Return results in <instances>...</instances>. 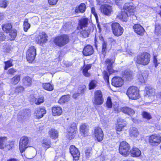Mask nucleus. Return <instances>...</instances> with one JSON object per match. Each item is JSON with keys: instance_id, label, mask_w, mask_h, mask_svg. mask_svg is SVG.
<instances>
[{"instance_id": "obj_42", "label": "nucleus", "mask_w": 161, "mask_h": 161, "mask_svg": "<svg viewBox=\"0 0 161 161\" xmlns=\"http://www.w3.org/2000/svg\"><path fill=\"white\" fill-rule=\"evenodd\" d=\"M13 60L10 59L7 61L5 62V66L4 69L7 70L8 68L12 66L13 65L12 64Z\"/></svg>"}, {"instance_id": "obj_7", "label": "nucleus", "mask_w": 161, "mask_h": 161, "mask_svg": "<svg viewBox=\"0 0 161 161\" xmlns=\"http://www.w3.org/2000/svg\"><path fill=\"white\" fill-rule=\"evenodd\" d=\"M130 146L129 144L125 141H123L120 142L119 151L120 154L126 156L129 154L130 153Z\"/></svg>"}, {"instance_id": "obj_13", "label": "nucleus", "mask_w": 161, "mask_h": 161, "mask_svg": "<svg viewBox=\"0 0 161 161\" xmlns=\"http://www.w3.org/2000/svg\"><path fill=\"white\" fill-rule=\"evenodd\" d=\"M100 10L105 15L109 16L113 12V8L111 6L105 4L101 6Z\"/></svg>"}, {"instance_id": "obj_34", "label": "nucleus", "mask_w": 161, "mask_h": 161, "mask_svg": "<svg viewBox=\"0 0 161 161\" xmlns=\"http://www.w3.org/2000/svg\"><path fill=\"white\" fill-rule=\"evenodd\" d=\"M86 9V5L84 3H81L80 5L76 7L75 9L76 13H83L85 11Z\"/></svg>"}, {"instance_id": "obj_28", "label": "nucleus", "mask_w": 161, "mask_h": 161, "mask_svg": "<svg viewBox=\"0 0 161 161\" xmlns=\"http://www.w3.org/2000/svg\"><path fill=\"white\" fill-rule=\"evenodd\" d=\"M23 85L26 86L28 87L32 85L31 78L29 76H25L22 79Z\"/></svg>"}, {"instance_id": "obj_61", "label": "nucleus", "mask_w": 161, "mask_h": 161, "mask_svg": "<svg viewBox=\"0 0 161 161\" xmlns=\"http://www.w3.org/2000/svg\"><path fill=\"white\" fill-rule=\"evenodd\" d=\"M138 79L142 83L144 81L145 79L141 75V74H140L138 77Z\"/></svg>"}, {"instance_id": "obj_33", "label": "nucleus", "mask_w": 161, "mask_h": 161, "mask_svg": "<svg viewBox=\"0 0 161 161\" xmlns=\"http://www.w3.org/2000/svg\"><path fill=\"white\" fill-rule=\"evenodd\" d=\"M92 67V64L86 65L83 70V75L86 77H89L90 75V74L88 72V70L90 69Z\"/></svg>"}, {"instance_id": "obj_40", "label": "nucleus", "mask_w": 161, "mask_h": 161, "mask_svg": "<svg viewBox=\"0 0 161 161\" xmlns=\"http://www.w3.org/2000/svg\"><path fill=\"white\" fill-rule=\"evenodd\" d=\"M23 26L25 31H27L28 29L30 28L31 25L28 23L27 19H26L25 20L24 22Z\"/></svg>"}, {"instance_id": "obj_17", "label": "nucleus", "mask_w": 161, "mask_h": 161, "mask_svg": "<svg viewBox=\"0 0 161 161\" xmlns=\"http://www.w3.org/2000/svg\"><path fill=\"white\" fill-rule=\"evenodd\" d=\"M123 80L119 77H114L112 79V84L116 87H120L123 84Z\"/></svg>"}, {"instance_id": "obj_41", "label": "nucleus", "mask_w": 161, "mask_h": 161, "mask_svg": "<svg viewBox=\"0 0 161 161\" xmlns=\"http://www.w3.org/2000/svg\"><path fill=\"white\" fill-rule=\"evenodd\" d=\"M88 128L87 125L86 124H82L80 126V131L83 134L87 132L88 131Z\"/></svg>"}, {"instance_id": "obj_35", "label": "nucleus", "mask_w": 161, "mask_h": 161, "mask_svg": "<svg viewBox=\"0 0 161 161\" xmlns=\"http://www.w3.org/2000/svg\"><path fill=\"white\" fill-rule=\"evenodd\" d=\"M76 129L75 124H72L70 127L68 129V132L69 134V135H71L73 136L75 134V132Z\"/></svg>"}, {"instance_id": "obj_57", "label": "nucleus", "mask_w": 161, "mask_h": 161, "mask_svg": "<svg viewBox=\"0 0 161 161\" xmlns=\"http://www.w3.org/2000/svg\"><path fill=\"white\" fill-rule=\"evenodd\" d=\"M58 0H48L49 3L51 5H54L56 4Z\"/></svg>"}, {"instance_id": "obj_47", "label": "nucleus", "mask_w": 161, "mask_h": 161, "mask_svg": "<svg viewBox=\"0 0 161 161\" xmlns=\"http://www.w3.org/2000/svg\"><path fill=\"white\" fill-rule=\"evenodd\" d=\"M107 46V44L106 42H103L102 43V54H103L104 56H105V54L106 52Z\"/></svg>"}, {"instance_id": "obj_2", "label": "nucleus", "mask_w": 161, "mask_h": 161, "mask_svg": "<svg viewBox=\"0 0 161 161\" xmlns=\"http://www.w3.org/2000/svg\"><path fill=\"white\" fill-rule=\"evenodd\" d=\"M150 55L147 52H144L138 55L136 58V63L143 65H147L150 61Z\"/></svg>"}, {"instance_id": "obj_62", "label": "nucleus", "mask_w": 161, "mask_h": 161, "mask_svg": "<svg viewBox=\"0 0 161 161\" xmlns=\"http://www.w3.org/2000/svg\"><path fill=\"white\" fill-rule=\"evenodd\" d=\"M16 72V70L13 69H9L8 72V74H13Z\"/></svg>"}, {"instance_id": "obj_18", "label": "nucleus", "mask_w": 161, "mask_h": 161, "mask_svg": "<svg viewBox=\"0 0 161 161\" xmlns=\"http://www.w3.org/2000/svg\"><path fill=\"white\" fill-rule=\"evenodd\" d=\"M46 112L45 108H38L35 110L34 115L37 118L40 119L43 117L44 114L46 113Z\"/></svg>"}, {"instance_id": "obj_46", "label": "nucleus", "mask_w": 161, "mask_h": 161, "mask_svg": "<svg viewBox=\"0 0 161 161\" xmlns=\"http://www.w3.org/2000/svg\"><path fill=\"white\" fill-rule=\"evenodd\" d=\"M8 2L5 0H0V7L4 8H6L7 6Z\"/></svg>"}, {"instance_id": "obj_1", "label": "nucleus", "mask_w": 161, "mask_h": 161, "mask_svg": "<svg viewBox=\"0 0 161 161\" xmlns=\"http://www.w3.org/2000/svg\"><path fill=\"white\" fill-rule=\"evenodd\" d=\"M124 11H122L117 17L120 20L126 22L128 20V17L130 15H133L135 11V7L132 3H127L124 5Z\"/></svg>"}, {"instance_id": "obj_3", "label": "nucleus", "mask_w": 161, "mask_h": 161, "mask_svg": "<svg viewBox=\"0 0 161 161\" xmlns=\"http://www.w3.org/2000/svg\"><path fill=\"white\" fill-rule=\"evenodd\" d=\"M114 60L113 59H107L105 61L106 65L109 73L106 71H104L103 73V76L105 80L108 83H109V76L110 74L114 73V70L112 69V65Z\"/></svg>"}, {"instance_id": "obj_22", "label": "nucleus", "mask_w": 161, "mask_h": 161, "mask_svg": "<svg viewBox=\"0 0 161 161\" xmlns=\"http://www.w3.org/2000/svg\"><path fill=\"white\" fill-rule=\"evenodd\" d=\"M146 94L151 97L152 100H153L155 97V90L150 86L147 87L146 89Z\"/></svg>"}, {"instance_id": "obj_38", "label": "nucleus", "mask_w": 161, "mask_h": 161, "mask_svg": "<svg viewBox=\"0 0 161 161\" xmlns=\"http://www.w3.org/2000/svg\"><path fill=\"white\" fill-rule=\"evenodd\" d=\"M49 134L50 137L53 139L56 138L58 136V132L55 129H51L49 131Z\"/></svg>"}, {"instance_id": "obj_21", "label": "nucleus", "mask_w": 161, "mask_h": 161, "mask_svg": "<svg viewBox=\"0 0 161 161\" xmlns=\"http://www.w3.org/2000/svg\"><path fill=\"white\" fill-rule=\"evenodd\" d=\"M119 110L120 111L129 115H133L135 114L134 110L128 107H125L121 108Z\"/></svg>"}, {"instance_id": "obj_58", "label": "nucleus", "mask_w": 161, "mask_h": 161, "mask_svg": "<svg viewBox=\"0 0 161 161\" xmlns=\"http://www.w3.org/2000/svg\"><path fill=\"white\" fill-rule=\"evenodd\" d=\"M91 12L94 15L95 18L97 19L98 18L96 12L95 8L92 7L91 8Z\"/></svg>"}, {"instance_id": "obj_19", "label": "nucleus", "mask_w": 161, "mask_h": 161, "mask_svg": "<svg viewBox=\"0 0 161 161\" xmlns=\"http://www.w3.org/2000/svg\"><path fill=\"white\" fill-rule=\"evenodd\" d=\"M135 32L137 34L142 36L143 35L145 30L143 28L140 24H136L133 27Z\"/></svg>"}, {"instance_id": "obj_45", "label": "nucleus", "mask_w": 161, "mask_h": 161, "mask_svg": "<svg viewBox=\"0 0 161 161\" xmlns=\"http://www.w3.org/2000/svg\"><path fill=\"white\" fill-rule=\"evenodd\" d=\"M161 33V26L158 24H156L155 25V34L158 35Z\"/></svg>"}, {"instance_id": "obj_59", "label": "nucleus", "mask_w": 161, "mask_h": 161, "mask_svg": "<svg viewBox=\"0 0 161 161\" xmlns=\"http://www.w3.org/2000/svg\"><path fill=\"white\" fill-rule=\"evenodd\" d=\"M157 56L156 55H153V62L155 65V67H156L158 66V64H157V61L158 60H157L156 58Z\"/></svg>"}, {"instance_id": "obj_11", "label": "nucleus", "mask_w": 161, "mask_h": 161, "mask_svg": "<svg viewBox=\"0 0 161 161\" xmlns=\"http://www.w3.org/2000/svg\"><path fill=\"white\" fill-rule=\"evenodd\" d=\"M36 55V50L34 46L29 47L26 53V58L29 63H31L35 59Z\"/></svg>"}, {"instance_id": "obj_6", "label": "nucleus", "mask_w": 161, "mask_h": 161, "mask_svg": "<svg viewBox=\"0 0 161 161\" xmlns=\"http://www.w3.org/2000/svg\"><path fill=\"white\" fill-rule=\"evenodd\" d=\"M126 94L129 98L132 99L136 100L140 97L138 89L134 86L130 87L128 89Z\"/></svg>"}, {"instance_id": "obj_30", "label": "nucleus", "mask_w": 161, "mask_h": 161, "mask_svg": "<svg viewBox=\"0 0 161 161\" xmlns=\"http://www.w3.org/2000/svg\"><path fill=\"white\" fill-rule=\"evenodd\" d=\"M42 147L47 149L51 147V141L49 139L46 138L43 139L42 142Z\"/></svg>"}, {"instance_id": "obj_24", "label": "nucleus", "mask_w": 161, "mask_h": 161, "mask_svg": "<svg viewBox=\"0 0 161 161\" xmlns=\"http://www.w3.org/2000/svg\"><path fill=\"white\" fill-rule=\"evenodd\" d=\"M130 155L133 157H138L140 156L141 154V151L138 148L133 147L131 150H130Z\"/></svg>"}, {"instance_id": "obj_20", "label": "nucleus", "mask_w": 161, "mask_h": 161, "mask_svg": "<svg viewBox=\"0 0 161 161\" xmlns=\"http://www.w3.org/2000/svg\"><path fill=\"white\" fill-rule=\"evenodd\" d=\"M94 52V50L92 46L87 45L85 47L83 51V54L86 56L92 55Z\"/></svg>"}, {"instance_id": "obj_26", "label": "nucleus", "mask_w": 161, "mask_h": 161, "mask_svg": "<svg viewBox=\"0 0 161 161\" xmlns=\"http://www.w3.org/2000/svg\"><path fill=\"white\" fill-rule=\"evenodd\" d=\"M129 134L133 138L136 137L139 135V132L137 129L135 127L130 128L129 130Z\"/></svg>"}, {"instance_id": "obj_31", "label": "nucleus", "mask_w": 161, "mask_h": 161, "mask_svg": "<svg viewBox=\"0 0 161 161\" xmlns=\"http://www.w3.org/2000/svg\"><path fill=\"white\" fill-rule=\"evenodd\" d=\"M91 31V29L90 28H86V29L81 31L80 34L82 37L86 38L90 34Z\"/></svg>"}, {"instance_id": "obj_15", "label": "nucleus", "mask_w": 161, "mask_h": 161, "mask_svg": "<svg viewBox=\"0 0 161 161\" xmlns=\"http://www.w3.org/2000/svg\"><path fill=\"white\" fill-rule=\"evenodd\" d=\"M69 151L74 159L77 160L79 159L80 153L78 149L74 145H71L69 148Z\"/></svg>"}, {"instance_id": "obj_50", "label": "nucleus", "mask_w": 161, "mask_h": 161, "mask_svg": "<svg viewBox=\"0 0 161 161\" xmlns=\"http://www.w3.org/2000/svg\"><path fill=\"white\" fill-rule=\"evenodd\" d=\"M24 90V88L22 86H19L17 87L15 90V91L16 92H23Z\"/></svg>"}, {"instance_id": "obj_53", "label": "nucleus", "mask_w": 161, "mask_h": 161, "mask_svg": "<svg viewBox=\"0 0 161 161\" xmlns=\"http://www.w3.org/2000/svg\"><path fill=\"white\" fill-rule=\"evenodd\" d=\"M28 118L27 116L25 115H20V116L19 117V121H24L25 120Z\"/></svg>"}, {"instance_id": "obj_56", "label": "nucleus", "mask_w": 161, "mask_h": 161, "mask_svg": "<svg viewBox=\"0 0 161 161\" xmlns=\"http://www.w3.org/2000/svg\"><path fill=\"white\" fill-rule=\"evenodd\" d=\"M44 101L42 97H41L38 99H36V104L39 105L41 103H42Z\"/></svg>"}, {"instance_id": "obj_43", "label": "nucleus", "mask_w": 161, "mask_h": 161, "mask_svg": "<svg viewBox=\"0 0 161 161\" xmlns=\"http://www.w3.org/2000/svg\"><path fill=\"white\" fill-rule=\"evenodd\" d=\"M142 115L143 118L147 120H149L152 118V116L149 113L145 111L142 112Z\"/></svg>"}, {"instance_id": "obj_12", "label": "nucleus", "mask_w": 161, "mask_h": 161, "mask_svg": "<svg viewBox=\"0 0 161 161\" xmlns=\"http://www.w3.org/2000/svg\"><path fill=\"white\" fill-rule=\"evenodd\" d=\"M35 40L40 45H43L47 41V36L45 32L40 33L36 38Z\"/></svg>"}, {"instance_id": "obj_48", "label": "nucleus", "mask_w": 161, "mask_h": 161, "mask_svg": "<svg viewBox=\"0 0 161 161\" xmlns=\"http://www.w3.org/2000/svg\"><path fill=\"white\" fill-rule=\"evenodd\" d=\"M86 87L84 85L81 86L79 88L78 90V92L80 93V94H83L85 91L86 90Z\"/></svg>"}, {"instance_id": "obj_63", "label": "nucleus", "mask_w": 161, "mask_h": 161, "mask_svg": "<svg viewBox=\"0 0 161 161\" xmlns=\"http://www.w3.org/2000/svg\"><path fill=\"white\" fill-rule=\"evenodd\" d=\"M80 95V93H75L73 94V97L75 99L76 98L78 97Z\"/></svg>"}, {"instance_id": "obj_60", "label": "nucleus", "mask_w": 161, "mask_h": 161, "mask_svg": "<svg viewBox=\"0 0 161 161\" xmlns=\"http://www.w3.org/2000/svg\"><path fill=\"white\" fill-rule=\"evenodd\" d=\"M6 38V36L3 33L0 32V41H4Z\"/></svg>"}, {"instance_id": "obj_14", "label": "nucleus", "mask_w": 161, "mask_h": 161, "mask_svg": "<svg viewBox=\"0 0 161 161\" xmlns=\"http://www.w3.org/2000/svg\"><path fill=\"white\" fill-rule=\"evenodd\" d=\"M161 141V138L159 135L154 134L150 136L149 138V142L152 145H157Z\"/></svg>"}, {"instance_id": "obj_4", "label": "nucleus", "mask_w": 161, "mask_h": 161, "mask_svg": "<svg viewBox=\"0 0 161 161\" xmlns=\"http://www.w3.org/2000/svg\"><path fill=\"white\" fill-rule=\"evenodd\" d=\"M69 42L68 36L63 35L55 37L53 40L54 43L57 46L62 47L67 44Z\"/></svg>"}, {"instance_id": "obj_32", "label": "nucleus", "mask_w": 161, "mask_h": 161, "mask_svg": "<svg viewBox=\"0 0 161 161\" xmlns=\"http://www.w3.org/2000/svg\"><path fill=\"white\" fill-rule=\"evenodd\" d=\"M12 26L10 23H7L2 25L3 30L8 33L11 31Z\"/></svg>"}, {"instance_id": "obj_16", "label": "nucleus", "mask_w": 161, "mask_h": 161, "mask_svg": "<svg viewBox=\"0 0 161 161\" xmlns=\"http://www.w3.org/2000/svg\"><path fill=\"white\" fill-rule=\"evenodd\" d=\"M94 135L98 141H101L103 139L104 135L102 129L100 127H95L94 130Z\"/></svg>"}, {"instance_id": "obj_25", "label": "nucleus", "mask_w": 161, "mask_h": 161, "mask_svg": "<svg viewBox=\"0 0 161 161\" xmlns=\"http://www.w3.org/2000/svg\"><path fill=\"white\" fill-rule=\"evenodd\" d=\"M53 115L54 116H59L62 113V108L60 107H54L52 108Z\"/></svg>"}, {"instance_id": "obj_10", "label": "nucleus", "mask_w": 161, "mask_h": 161, "mask_svg": "<svg viewBox=\"0 0 161 161\" xmlns=\"http://www.w3.org/2000/svg\"><path fill=\"white\" fill-rule=\"evenodd\" d=\"M29 139L26 136L22 137L19 142V149L21 153L24 152L28 147Z\"/></svg>"}, {"instance_id": "obj_5", "label": "nucleus", "mask_w": 161, "mask_h": 161, "mask_svg": "<svg viewBox=\"0 0 161 161\" xmlns=\"http://www.w3.org/2000/svg\"><path fill=\"white\" fill-rule=\"evenodd\" d=\"M14 142L8 140L6 137H0V149L9 150L13 147Z\"/></svg>"}, {"instance_id": "obj_27", "label": "nucleus", "mask_w": 161, "mask_h": 161, "mask_svg": "<svg viewBox=\"0 0 161 161\" xmlns=\"http://www.w3.org/2000/svg\"><path fill=\"white\" fill-rule=\"evenodd\" d=\"M118 126H117L116 130L118 131H120L122 130V129L125 126V124L124 121L120 119L117 120Z\"/></svg>"}, {"instance_id": "obj_37", "label": "nucleus", "mask_w": 161, "mask_h": 161, "mask_svg": "<svg viewBox=\"0 0 161 161\" xmlns=\"http://www.w3.org/2000/svg\"><path fill=\"white\" fill-rule=\"evenodd\" d=\"M70 96L69 95H64L62 96L58 101V103L62 104L68 101L69 100Z\"/></svg>"}, {"instance_id": "obj_9", "label": "nucleus", "mask_w": 161, "mask_h": 161, "mask_svg": "<svg viewBox=\"0 0 161 161\" xmlns=\"http://www.w3.org/2000/svg\"><path fill=\"white\" fill-rule=\"evenodd\" d=\"M104 102L103 94L100 90H97L94 92V98L93 103L97 105L102 104Z\"/></svg>"}, {"instance_id": "obj_29", "label": "nucleus", "mask_w": 161, "mask_h": 161, "mask_svg": "<svg viewBox=\"0 0 161 161\" xmlns=\"http://www.w3.org/2000/svg\"><path fill=\"white\" fill-rule=\"evenodd\" d=\"M122 76L123 78L124 79L128 80H130L132 78V72L129 71H125L123 73Z\"/></svg>"}, {"instance_id": "obj_23", "label": "nucleus", "mask_w": 161, "mask_h": 161, "mask_svg": "<svg viewBox=\"0 0 161 161\" xmlns=\"http://www.w3.org/2000/svg\"><path fill=\"white\" fill-rule=\"evenodd\" d=\"M88 19L87 18H83L79 20V26L78 27V29H82L83 28H85L88 25Z\"/></svg>"}, {"instance_id": "obj_52", "label": "nucleus", "mask_w": 161, "mask_h": 161, "mask_svg": "<svg viewBox=\"0 0 161 161\" xmlns=\"http://www.w3.org/2000/svg\"><path fill=\"white\" fill-rule=\"evenodd\" d=\"M91 150L90 149L86 150L85 151V156L86 158H89L92 155Z\"/></svg>"}, {"instance_id": "obj_44", "label": "nucleus", "mask_w": 161, "mask_h": 161, "mask_svg": "<svg viewBox=\"0 0 161 161\" xmlns=\"http://www.w3.org/2000/svg\"><path fill=\"white\" fill-rule=\"evenodd\" d=\"M97 82L95 80H92L89 84V89L90 90L94 89L97 85Z\"/></svg>"}, {"instance_id": "obj_64", "label": "nucleus", "mask_w": 161, "mask_h": 161, "mask_svg": "<svg viewBox=\"0 0 161 161\" xmlns=\"http://www.w3.org/2000/svg\"><path fill=\"white\" fill-rule=\"evenodd\" d=\"M156 98H157V100H158V99H161V92H159L156 95Z\"/></svg>"}, {"instance_id": "obj_54", "label": "nucleus", "mask_w": 161, "mask_h": 161, "mask_svg": "<svg viewBox=\"0 0 161 161\" xmlns=\"http://www.w3.org/2000/svg\"><path fill=\"white\" fill-rule=\"evenodd\" d=\"M30 101L32 103L36 104V98L33 95H31L30 97Z\"/></svg>"}, {"instance_id": "obj_8", "label": "nucleus", "mask_w": 161, "mask_h": 161, "mask_svg": "<svg viewBox=\"0 0 161 161\" xmlns=\"http://www.w3.org/2000/svg\"><path fill=\"white\" fill-rule=\"evenodd\" d=\"M112 30L113 34L116 36L121 35L124 31V29L117 23H114L111 25Z\"/></svg>"}, {"instance_id": "obj_55", "label": "nucleus", "mask_w": 161, "mask_h": 161, "mask_svg": "<svg viewBox=\"0 0 161 161\" xmlns=\"http://www.w3.org/2000/svg\"><path fill=\"white\" fill-rule=\"evenodd\" d=\"M141 75L145 79H146L148 75V73L147 71H144L142 72Z\"/></svg>"}, {"instance_id": "obj_39", "label": "nucleus", "mask_w": 161, "mask_h": 161, "mask_svg": "<svg viewBox=\"0 0 161 161\" xmlns=\"http://www.w3.org/2000/svg\"><path fill=\"white\" fill-rule=\"evenodd\" d=\"M43 87L45 90L48 91H52L53 89V86L50 83H43Z\"/></svg>"}, {"instance_id": "obj_49", "label": "nucleus", "mask_w": 161, "mask_h": 161, "mask_svg": "<svg viewBox=\"0 0 161 161\" xmlns=\"http://www.w3.org/2000/svg\"><path fill=\"white\" fill-rule=\"evenodd\" d=\"M9 36L11 37V40H14L16 37L17 35L16 31V30H14L12 31H10Z\"/></svg>"}, {"instance_id": "obj_36", "label": "nucleus", "mask_w": 161, "mask_h": 161, "mask_svg": "<svg viewBox=\"0 0 161 161\" xmlns=\"http://www.w3.org/2000/svg\"><path fill=\"white\" fill-rule=\"evenodd\" d=\"M20 80V75H16L11 79V83L15 85L17 84Z\"/></svg>"}, {"instance_id": "obj_51", "label": "nucleus", "mask_w": 161, "mask_h": 161, "mask_svg": "<svg viewBox=\"0 0 161 161\" xmlns=\"http://www.w3.org/2000/svg\"><path fill=\"white\" fill-rule=\"evenodd\" d=\"M106 104L108 107L111 108L112 107V103L111 98L110 97H108L107 99Z\"/></svg>"}]
</instances>
